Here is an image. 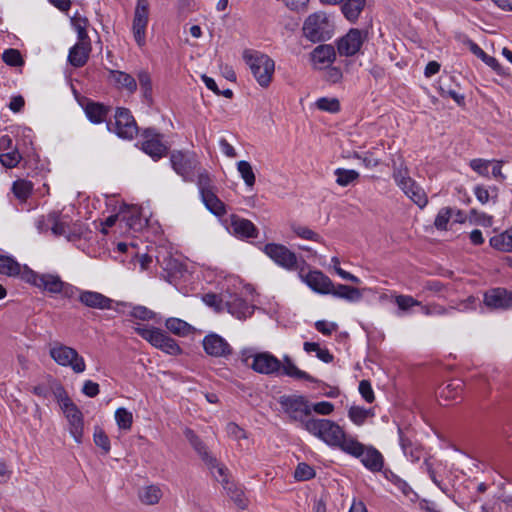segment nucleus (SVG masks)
Instances as JSON below:
<instances>
[{
  "label": "nucleus",
  "mask_w": 512,
  "mask_h": 512,
  "mask_svg": "<svg viewBox=\"0 0 512 512\" xmlns=\"http://www.w3.org/2000/svg\"><path fill=\"white\" fill-rule=\"evenodd\" d=\"M470 50L475 56L482 59V61L486 65L491 67L494 71L500 73L501 65L499 64V62L496 58L486 54L480 46H478L476 43H474L472 41H470Z\"/></svg>",
  "instance_id": "obj_42"
},
{
  "label": "nucleus",
  "mask_w": 512,
  "mask_h": 512,
  "mask_svg": "<svg viewBox=\"0 0 512 512\" xmlns=\"http://www.w3.org/2000/svg\"><path fill=\"white\" fill-rule=\"evenodd\" d=\"M348 416L354 424L360 426L368 417L373 416V412L371 409H365L364 407L351 406L348 410Z\"/></svg>",
  "instance_id": "obj_45"
},
{
  "label": "nucleus",
  "mask_w": 512,
  "mask_h": 512,
  "mask_svg": "<svg viewBox=\"0 0 512 512\" xmlns=\"http://www.w3.org/2000/svg\"><path fill=\"white\" fill-rule=\"evenodd\" d=\"M284 363H281V370L279 373L285 376H289L294 379L299 380H306L309 382H317V380L311 376L310 374L306 373L305 371L300 370L292 361V359L289 356L284 357Z\"/></svg>",
  "instance_id": "obj_26"
},
{
  "label": "nucleus",
  "mask_w": 512,
  "mask_h": 512,
  "mask_svg": "<svg viewBox=\"0 0 512 512\" xmlns=\"http://www.w3.org/2000/svg\"><path fill=\"white\" fill-rule=\"evenodd\" d=\"M361 446L358 449V453L353 455L361 460V463L365 468L372 472H380L384 466V459L382 454L374 447H366L364 444L359 442Z\"/></svg>",
  "instance_id": "obj_19"
},
{
  "label": "nucleus",
  "mask_w": 512,
  "mask_h": 512,
  "mask_svg": "<svg viewBox=\"0 0 512 512\" xmlns=\"http://www.w3.org/2000/svg\"><path fill=\"white\" fill-rule=\"evenodd\" d=\"M32 189V183L27 180H17L12 186L13 193L20 200H26L30 196Z\"/></svg>",
  "instance_id": "obj_49"
},
{
  "label": "nucleus",
  "mask_w": 512,
  "mask_h": 512,
  "mask_svg": "<svg viewBox=\"0 0 512 512\" xmlns=\"http://www.w3.org/2000/svg\"><path fill=\"white\" fill-rule=\"evenodd\" d=\"M303 349L307 353L315 352L319 360L324 363H331L334 359L333 355L326 348H321L316 342H304Z\"/></svg>",
  "instance_id": "obj_43"
},
{
  "label": "nucleus",
  "mask_w": 512,
  "mask_h": 512,
  "mask_svg": "<svg viewBox=\"0 0 512 512\" xmlns=\"http://www.w3.org/2000/svg\"><path fill=\"white\" fill-rule=\"evenodd\" d=\"M149 1L148 0H137L133 23L132 32L135 42L139 47H143L146 44V29L149 21Z\"/></svg>",
  "instance_id": "obj_12"
},
{
  "label": "nucleus",
  "mask_w": 512,
  "mask_h": 512,
  "mask_svg": "<svg viewBox=\"0 0 512 512\" xmlns=\"http://www.w3.org/2000/svg\"><path fill=\"white\" fill-rule=\"evenodd\" d=\"M293 231L297 236H299L303 239L312 240V241H316V242H322L321 236L308 227L294 226Z\"/></svg>",
  "instance_id": "obj_63"
},
{
  "label": "nucleus",
  "mask_w": 512,
  "mask_h": 512,
  "mask_svg": "<svg viewBox=\"0 0 512 512\" xmlns=\"http://www.w3.org/2000/svg\"><path fill=\"white\" fill-rule=\"evenodd\" d=\"M184 434L189 443L191 444V446L198 453V455L205 462V464L210 469L216 470L215 472H213V476L215 477V479L221 482L223 486L228 485V469L225 466L220 465L217 459L209 453L206 445L201 441V439L195 434L193 430L187 428Z\"/></svg>",
  "instance_id": "obj_3"
},
{
  "label": "nucleus",
  "mask_w": 512,
  "mask_h": 512,
  "mask_svg": "<svg viewBox=\"0 0 512 512\" xmlns=\"http://www.w3.org/2000/svg\"><path fill=\"white\" fill-rule=\"evenodd\" d=\"M78 301L87 308L98 310H109L112 308L113 300L104 294L92 291L81 290Z\"/></svg>",
  "instance_id": "obj_20"
},
{
  "label": "nucleus",
  "mask_w": 512,
  "mask_h": 512,
  "mask_svg": "<svg viewBox=\"0 0 512 512\" xmlns=\"http://www.w3.org/2000/svg\"><path fill=\"white\" fill-rule=\"evenodd\" d=\"M315 470L306 463H299L294 471V478L297 481H307L314 478Z\"/></svg>",
  "instance_id": "obj_56"
},
{
  "label": "nucleus",
  "mask_w": 512,
  "mask_h": 512,
  "mask_svg": "<svg viewBox=\"0 0 512 512\" xmlns=\"http://www.w3.org/2000/svg\"><path fill=\"white\" fill-rule=\"evenodd\" d=\"M135 331L152 346L169 355L176 356L182 353V349L177 342L159 328L137 327Z\"/></svg>",
  "instance_id": "obj_5"
},
{
  "label": "nucleus",
  "mask_w": 512,
  "mask_h": 512,
  "mask_svg": "<svg viewBox=\"0 0 512 512\" xmlns=\"http://www.w3.org/2000/svg\"><path fill=\"white\" fill-rule=\"evenodd\" d=\"M316 107L321 111L336 113L340 111V102L337 98L322 97L316 101Z\"/></svg>",
  "instance_id": "obj_54"
},
{
  "label": "nucleus",
  "mask_w": 512,
  "mask_h": 512,
  "mask_svg": "<svg viewBox=\"0 0 512 512\" xmlns=\"http://www.w3.org/2000/svg\"><path fill=\"white\" fill-rule=\"evenodd\" d=\"M406 189H401L417 206L424 208L428 203L427 195L424 189L418 185L415 180L405 184Z\"/></svg>",
  "instance_id": "obj_30"
},
{
  "label": "nucleus",
  "mask_w": 512,
  "mask_h": 512,
  "mask_svg": "<svg viewBox=\"0 0 512 512\" xmlns=\"http://www.w3.org/2000/svg\"><path fill=\"white\" fill-rule=\"evenodd\" d=\"M115 419L120 429L128 430L132 426V413L123 407L116 410Z\"/></svg>",
  "instance_id": "obj_52"
},
{
  "label": "nucleus",
  "mask_w": 512,
  "mask_h": 512,
  "mask_svg": "<svg viewBox=\"0 0 512 512\" xmlns=\"http://www.w3.org/2000/svg\"><path fill=\"white\" fill-rule=\"evenodd\" d=\"M197 177V185L200 191V194H205L206 191H212L213 186L211 183V179L207 171H200V166L198 167V171L196 172Z\"/></svg>",
  "instance_id": "obj_58"
},
{
  "label": "nucleus",
  "mask_w": 512,
  "mask_h": 512,
  "mask_svg": "<svg viewBox=\"0 0 512 512\" xmlns=\"http://www.w3.org/2000/svg\"><path fill=\"white\" fill-rule=\"evenodd\" d=\"M110 112V107L97 102H88L85 107V114L90 122L100 124L104 122Z\"/></svg>",
  "instance_id": "obj_27"
},
{
  "label": "nucleus",
  "mask_w": 512,
  "mask_h": 512,
  "mask_svg": "<svg viewBox=\"0 0 512 512\" xmlns=\"http://www.w3.org/2000/svg\"><path fill=\"white\" fill-rule=\"evenodd\" d=\"M393 179L395 180L396 184L400 187V189H406L405 184L411 183L413 179L408 175V169L406 167H403L400 165L399 167H396L394 165L393 170Z\"/></svg>",
  "instance_id": "obj_55"
},
{
  "label": "nucleus",
  "mask_w": 512,
  "mask_h": 512,
  "mask_svg": "<svg viewBox=\"0 0 512 512\" xmlns=\"http://www.w3.org/2000/svg\"><path fill=\"white\" fill-rule=\"evenodd\" d=\"M251 368L260 374H278L281 370V361L269 352H260L252 356Z\"/></svg>",
  "instance_id": "obj_17"
},
{
  "label": "nucleus",
  "mask_w": 512,
  "mask_h": 512,
  "mask_svg": "<svg viewBox=\"0 0 512 512\" xmlns=\"http://www.w3.org/2000/svg\"><path fill=\"white\" fill-rule=\"evenodd\" d=\"M206 208L216 216H222L226 213L225 204L217 197L215 192L206 191L201 195Z\"/></svg>",
  "instance_id": "obj_33"
},
{
  "label": "nucleus",
  "mask_w": 512,
  "mask_h": 512,
  "mask_svg": "<svg viewBox=\"0 0 512 512\" xmlns=\"http://www.w3.org/2000/svg\"><path fill=\"white\" fill-rule=\"evenodd\" d=\"M140 88L143 92L144 98L148 101H152V80L150 74L146 70H141L137 74Z\"/></svg>",
  "instance_id": "obj_48"
},
{
  "label": "nucleus",
  "mask_w": 512,
  "mask_h": 512,
  "mask_svg": "<svg viewBox=\"0 0 512 512\" xmlns=\"http://www.w3.org/2000/svg\"><path fill=\"white\" fill-rule=\"evenodd\" d=\"M20 264L10 256L0 255V274L14 277L22 274Z\"/></svg>",
  "instance_id": "obj_38"
},
{
  "label": "nucleus",
  "mask_w": 512,
  "mask_h": 512,
  "mask_svg": "<svg viewBox=\"0 0 512 512\" xmlns=\"http://www.w3.org/2000/svg\"><path fill=\"white\" fill-rule=\"evenodd\" d=\"M366 5V0H346L341 10L344 17L351 23H355Z\"/></svg>",
  "instance_id": "obj_29"
},
{
  "label": "nucleus",
  "mask_w": 512,
  "mask_h": 512,
  "mask_svg": "<svg viewBox=\"0 0 512 512\" xmlns=\"http://www.w3.org/2000/svg\"><path fill=\"white\" fill-rule=\"evenodd\" d=\"M94 443L103 450L104 454L110 451V440L107 434L100 427H96L94 430Z\"/></svg>",
  "instance_id": "obj_57"
},
{
  "label": "nucleus",
  "mask_w": 512,
  "mask_h": 512,
  "mask_svg": "<svg viewBox=\"0 0 512 512\" xmlns=\"http://www.w3.org/2000/svg\"><path fill=\"white\" fill-rule=\"evenodd\" d=\"M278 403L291 420L300 422L305 429V423L312 418L310 402L305 396L283 395L279 397Z\"/></svg>",
  "instance_id": "obj_4"
},
{
  "label": "nucleus",
  "mask_w": 512,
  "mask_h": 512,
  "mask_svg": "<svg viewBox=\"0 0 512 512\" xmlns=\"http://www.w3.org/2000/svg\"><path fill=\"white\" fill-rule=\"evenodd\" d=\"M336 58L334 47L331 45H319L312 52V59L315 64L329 66Z\"/></svg>",
  "instance_id": "obj_31"
},
{
  "label": "nucleus",
  "mask_w": 512,
  "mask_h": 512,
  "mask_svg": "<svg viewBox=\"0 0 512 512\" xmlns=\"http://www.w3.org/2000/svg\"><path fill=\"white\" fill-rule=\"evenodd\" d=\"M237 170L248 187L254 186L256 177L249 162L245 160L239 161L237 163Z\"/></svg>",
  "instance_id": "obj_47"
},
{
  "label": "nucleus",
  "mask_w": 512,
  "mask_h": 512,
  "mask_svg": "<svg viewBox=\"0 0 512 512\" xmlns=\"http://www.w3.org/2000/svg\"><path fill=\"white\" fill-rule=\"evenodd\" d=\"M367 29L351 28L338 40L337 49L341 56L351 57L357 54L363 43L368 40Z\"/></svg>",
  "instance_id": "obj_11"
},
{
  "label": "nucleus",
  "mask_w": 512,
  "mask_h": 512,
  "mask_svg": "<svg viewBox=\"0 0 512 512\" xmlns=\"http://www.w3.org/2000/svg\"><path fill=\"white\" fill-rule=\"evenodd\" d=\"M264 252L275 263L286 268L295 269L297 267V256L294 252L290 251L286 246L276 243H268L264 247Z\"/></svg>",
  "instance_id": "obj_14"
},
{
  "label": "nucleus",
  "mask_w": 512,
  "mask_h": 512,
  "mask_svg": "<svg viewBox=\"0 0 512 512\" xmlns=\"http://www.w3.org/2000/svg\"><path fill=\"white\" fill-rule=\"evenodd\" d=\"M115 121L107 122V129L122 139H133L138 133L136 121L128 108L118 107L114 115Z\"/></svg>",
  "instance_id": "obj_9"
},
{
  "label": "nucleus",
  "mask_w": 512,
  "mask_h": 512,
  "mask_svg": "<svg viewBox=\"0 0 512 512\" xmlns=\"http://www.w3.org/2000/svg\"><path fill=\"white\" fill-rule=\"evenodd\" d=\"M170 162L173 170L180 175L183 180L189 182L195 180L200 162L194 152L173 151L170 155Z\"/></svg>",
  "instance_id": "obj_6"
},
{
  "label": "nucleus",
  "mask_w": 512,
  "mask_h": 512,
  "mask_svg": "<svg viewBox=\"0 0 512 512\" xmlns=\"http://www.w3.org/2000/svg\"><path fill=\"white\" fill-rule=\"evenodd\" d=\"M204 351L212 357H228L233 350L229 343L220 335L210 333L203 339Z\"/></svg>",
  "instance_id": "obj_18"
},
{
  "label": "nucleus",
  "mask_w": 512,
  "mask_h": 512,
  "mask_svg": "<svg viewBox=\"0 0 512 512\" xmlns=\"http://www.w3.org/2000/svg\"><path fill=\"white\" fill-rule=\"evenodd\" d=\"M490 245L499 251L512 252V230L490 238Z\"/></svg>",
  "instance_id": "obj_40"
},
{
  "label": "nucleus",
  "mask_w": 512,
  "mask_h": 512,
  "mask_svg": "<svg viewBox=\"0 0 512 512\" xmlns=\"http://www.w3.org/2000/svg\"><path fill=\"white\" fill-rule=\"evenodd\" d=\"M463 390L462 381L455 379L439 387L438 394L444 400H453L459 397Z\"/></svg>",
  "instance_id": "obj_37"
},
{
  "label": "nucleus",
  "mask_w": 512,
  "mask_h": 512,
  "mask_svg": "<svg viewBox=\"0 0 512 512\" xmlns=\"http://www.w3.org/2000/svg\"><path fill=\"white\" fill-rule=\"evenodd\" d=\"M400 445L405 456H407L412 462H417L422 457V449L405 437L401 430H399Z\"/></svg>",
  "instance_id": "obj_36"
},
{
  "label": "nucleus",
  "mask_w": 512,
  "mask_h": 512,
  "mask_svg": "<svg viewBox=\"0 0 512 512\" xmlns=\"http://www.w3.org/2000/svg\"><path fill=\"white\" fill-rule=\"evenodd\" d=\"M224 488L227 490L228 495L236 503V505L239 508H241V509L246 508L247 501H246L243 491L240 488L236 487L232 483H228V485H225Z\"/></svg>",
  "instance_id": "obj_51"
},
{
  "label": "nucleus",
  "mask_w": 512,
  "mask_h": 512,
  "mask_svg": "<svg viewBox=\"0 0 512 512\" xmlns=\"http://www.w3.org/2000/svg\"><path fill=\"white\" fill-rule=\"evenodd\" d=\"M420 306H421L422 312L427 316H432V315L442 316V315L448 314L449 310L456 309L454 306L446 308L437 303H431V304H427V305L421 304Z\"/></svg>",
  "instance_id": "obj_59"
},
{
  "label": "nucleus",
  "mask_w": 512,
  "mask_h": 512,
  "mask_svg": "<svg viewBox=\"0 0 512 512\" xmlns=\"http://www.w3.org/2000/svg\"><path fill=\"white\" fill-rule=\"evenodd\" d=\"M243 59L249 66L257 83L261 87L267 88L275 71L274 60L267 54L248 49L243 52Z\"/></svg>",
  "instance_id": "obj_2"
},
{
  "label": "nucleus",
  "mask_w": 512,
  "mask_h": 512,
  "mask_svg": "<svg viewBox=\"0 0 512 512\" xmlns=\"http://www.w3.org/2000/svg\"><path fill=\"white\" fill-rule=\"evenodd\" d=\"M491 160L485 159H473L470 161V167L477 172L479 175L488 177L489 176V166L491 165Z\"/></svg>",
  "instance_id": "obj_62"
},
{
  "label": "nucleus",
  "mask_w": 512,
  "mask_h": 512,
  "mask_svg": "<svg viewBox=\"0 0 512 512\" xmlns=\"http://www.w3.org/2000/svg\"><path fill=\"white\" fill-rule=\"evenodd\" d=\"M225 306L228 312L238 319L246 318L252 314V306L240 297H235L231 301H227Z\"/></svg>",
  "instance_id": "obj_28"
},
{
  "label": "nucleus",
  "mask_w": 512,
  "mask_h": 512,
  "mask_svg": "<svg viewBox=\"0 0 512 512\" xmlns=\"http://www.w3.org/2000/svg\"><path fill=\"white\" fill-rule=\"evenodd\" d=\"M452 217L453 209L450 207H443L439 210L435 218L434 226L437 230H447V224Z\"/></svg>",
  "instance_id": "obj_53"
},
{
  "label": "nucleus",
  "mask_w": 512,
  "mask_h": 512,
  "mask_svg": "<svg viewBox=\"0 0 512 512\" xmlns=\"http://www.w3.org/2000/svg\"><path fill=\"white\" fill-rule=\"evenodd\" d=\"M469 219L471 222L482 225L484 227H491L493 224V217L484 212H478L476 209H471L469 212Z\"/></svg>",
  "instance_id": "obj_60"
},
{
  "label": "nucleus",
  "mask_w": 512,
  "mask_h": 512,
  "mask_svg": "<svg viewBox=\"0 0 512 512\" xmlns=\"http://www.w3.org/2000/svg\"><path fill=\"white\" fill-rule=\"evenodd\" d=\"M22 159L18 149L8 135L0 137V162L6 168H14Z\"/></svg>",
  "instance_id": "obj_21"
},
{
  "label": "nucleus",
  "mask_w": 512,
  "mask_h": 512,
  "mask_svg": "<svg viewBox=\"0 0 512 512\" xmlns=\"http://www.w3.org/2000/svg\"><path fill=\"white\" fill-rule=\"evenodd\" d=\"M49 221L51 222V230L55 236H65L69 241L79 239L82 235V228L79 225L73 231L69 225L61 221L56 213L49 214Z\"/></svg>",
  "instance_id": "obj_23"
},
{
  "label": "nucleus",
  "mask_w": 512,
  "mask_h": 512,
  "mask_svg": "<svg viewBox=\"0 0 512 512\" xmlns=\"http://www.w3.org/2000/svg\"><path fill=\"white\" fill-rule=\"evenodd\" d=\"M61 410L68 421L70 435L74 438L76 443H82L84 432V418L82 412L75 403Z\"/></svg>",
  "instance_id": "obj_16"
},
{
  "label": "nucleus",
  "mask_w": 512,
  "mask_h": 512,
  "mask_svg": "<svg viewBox=\"0 0 512 512\" xmlns=\"http://www.w3.org/2000/svg\"><path fill=\"white\" fill-rule=\"evenodd\" d=\"M329 21L322 12H316L307 17L303 24V34L311 42H321L331 37Z\"/></svg>",
  "instance_id": "obj_10"
},
{
  "label": "nucleus",
  "mask_w": 512,
  "mask_h": 512,
  "mask_svg": "<svg viewBox=\"0 0 512 512\" xmlns=\"http://www.w3.org/2000/svg\"><path fill=\"white\" fill-rule=\"evenodd\" d=\"M483 303L492 311L509 310L512 308V291L503 287L490 288L484 292Z\"/></svg>",
  "instance_id": "obj_13"
},
{
  "label": "nucleus",
  "mask_w": 512,
  "mask_h": 512,
  "mask_svg": "<svg viewBox=\"0 0 512 512\" xmlns=\"http://www.w3.org/2000/svg\"><path fill=\"white\" fill-rule=\"evenodd\" d=\"M395 302L400 310L407 311L413 306H420L421 302L409 295H398Z\"/></svg>",
  "instance_id": "obj_64"
},
{
  "label": "nucleus",
  "mask_w": 512,
  "mask_h": 512,
  "mask_svg": "<svg viewBox=\"0 0 512 512\" xmlns=\"http://www.w3.org/2000/svg\"><path fill=\"white\" fill-rule=\"evenodd\" d=\"M329 294L351 302L358 301L362 297V294L358 288L343 284H338L337 286L333 284L332 291Z\"/></svg>",
  "instance_id": "obj_35"
},
{
  "label": "nucleus",
  "mask_w": 512,
  "mask_h": 512,
  "mask_svg": "<svg viewBox=\"0 0 512 512\" xmlns=\"http://www.w3.org/2000/svg\"><path fill=\"white\" fill-rule=\"evenodd\" d=\"M51 390L61 409L67 408L68 405L74 403L61 384L55 383Z\"/></svg>",
  "instance_id": "obj_50"
},
{
  "label": "nucleus",
  "mask_w": 512,
  "mask_h": 512,
  "mask_svg": "<svg viewBox=\"0 0 512 512\" xmlns=\"http://www.w3.org/2000/svg\"><path fill=\"white\" fill-rule=\"evenodd\" d=\"M303 281L309 288L319 294H329L333 288L332 280L319 270L309 271L303 277Z\"/></svg>",
  "instance_id": "obj_22"
},
{
  "label": "nucleus",
  "mask_w": 512,
  "mask_h": 512,
  "mask_svg": "<svg viewBox=\"0 0 512 512\" xmlns=\"http://www.w3.org/2000/svg\"><path fill=\"white\" fill-rule=\"evenodd\" d=\"M162 497L161 489L156 485H149L144 487L139 492V498L142 503L146 505H155Z\"/></svg>",
  "instance_id": "obj_41"
},
{
  "label": "nucleus",
  "mask_w": 512,
  "mask_h": 512,
  "mask_svg": "<svg viewBox=\"0 0 512 512\" xmlns=\"http://www.w3.org/2000/svg\"><path fill=\"white\" fill-rule=\"evenodd\" d=\"M21 279L49 294L61 293L63 281L57 274H40L33 271L29 267L24 266Z\"/></svg>",
  "instance_id": "obj_8"
},
{
  "label": "nucleus",
  "mask_w": 512,
  "mask_h": 512,
  "mask_svg": "<svg viewBox=\"0 0 512 512\" xmlns=\"http://www.w3.org/2000/svg\"><path fill=\"white\" fill-rule=\"evenodd\" d=\"M337 176L336 183L340 186H348L359 178V173L356 170L337 168L335 170Z\"/></svg>",
  "instance_id": "obj_46"
},
{
  "label": "nucleus",
  "mask_w": 512,
  "mask_h": 512,
  "mask_svg": "<svg viewBox=\"0 0 512 512\" xmlns=\"http://www.w3.org/2000/svg\"><path fill=\"white\" fill-rule=\"evenodd\" d=\"M2 59L7 65L14 66V67L22 65V63H23V59H22L20 52L16 49H12V48L4 51V53L2 55Z\"/></svg>",
  "instance_id": "obj_61"
},
{
  "label": "nucleus",
  "mask_w": 512,
  "mask_h": 512,
  "mask_svg": "<svg viewBox=\"0 0 512 512\" xmlns=\"http://www.w3.org/2000/svg\"><path fill=\"white\" fill-rule=\"evenodd\" d=\"M109 77L114 80L120 88L126 89L129 93H134L137 90L136 80L132 75L126 72L110 70Z\"/></svg>",
  "instance_id": "obj_32"
},
{
  "label": "nucleus",
  "mask_w": 512,
  "mask_h": 512,
  "mask_svg": "<svg viewBox=\"0 0 512 512\" xmlns=\"http://www.w3.org/2000/svg\"><path fill=\"white\" fill-rule=\"evenodd\" d=\"M165 327L173 334L185 337L194 331V328L186 321L179 318H168L165 322Z\"/></svg>",
  "instance_id": "obj_34"
},
{
  "label": "nucleus",
  "mask_w": 512,
  "mask_h": 512,
  "mask_svg": "<svg viewBox=\"0 0 512 512\" xmlns=\"http://www.w3.org/2000/svg\"><path fill=\"white\" fill-rule=\"evenodd\" d=\"M49 354L57 364L71 367L77 374L84 372L86 369L84 358L72 347L56 342L50 347Z\"/></svg>",
  "instance_id": "obj_7"
},
{
  "label": "nucleus",
  "mask_w": 512,
  "mask_h": 512,
  "mask_svg": "<svg viewBox=\"0 0 512 512\" xmlns=\"http://www.w3.org/2000/svg\"><path fill=\"white\" fill-rule=\"evenodd\" d=\"M120 214L122 215V219L126 221V225L133 229L139 230L142 228V219L140 213L136 209H130L126 204H124L120 209Z\"/></svg>",
  "instance_id": "obj_39"
},
{
  "label": "nucleus",
  "mask_w": 512,
  "mask_h": 512,
  "mask_svg": "<svg viewBox=\"0 0 512 512\" xmlns=\"http://www.w3.org/2000/svg\"><path fill=\"white\" fill-rule=\"evenodd\" d=\"M305 430L331 447L341 449L349 455H356L360 449L359 441L348 437L336 422L325 418H311L305 423Z\"/></svg>",
  "instance_id": "obj_1"
},
{
  "label": "nucleus",
  "mask_w": 512,
  "mask_h": 512,
  "mask_svg": "<svg viewBox=\"0 0 512 512\" xmlns=\"http://www.w3.org/2000/svg\"><path fill=\"white\" fill-rule=\"evenodd\" d=\"M72 24L74 29L77 32V38L79 43H91L90 38L87 33V27H88V19L85 17H76L74 16L72 18Z\"/></svg>",
  "instance_id": "obj_44"
},
{
  "label": "nucleus",
  "mask_w": 512,
  "mask_h": 512,
  "mask_svg": "<svg viewBox=\"0 0 512 512\" xmlns=\"http://www.w3.org/2000/svg\"><path fill=\"white\" fill-rule=\"evenodd\" d=\"M91 52V43L77 42L70 48L68 54V62L76 68L83 67L89 58Z\"/></svg>",
  "instance_id": "obj_24"
},
{
  "label": "nucleus",
  "mask_w": 512,
  "mask_h": 512,
  "mask_svg": "<svg viewBox=\"0 0 512 512\" xmlns=\"http://www.w3.org/2000/svg\"><path fill=\"white\" fill-rule=\"evenodd\" d=\"M230 228L232 232L243 238H255L257 237L256 226L247 219L240 218L236 215L231 216Z\"/></svg>",
  "instance_id": "obj_25"
},
{
  "label": "nucleus",
  "mask_w": 512,
  "mask_h": 512,
  "mask_svg": "<svg viewBox=\"0 0 512 512\" xmlns=\"http://www.w3.org/2000/svg\"><path fill=\"white\" fill-rule=\"evenodd\" d=\"M142 142V150L157 160L162 158L167 153V147L162 143V136L153 128H147L144 130Z\"/></svg>",
  "instance_id": "obj_15"
}]
</instances>
